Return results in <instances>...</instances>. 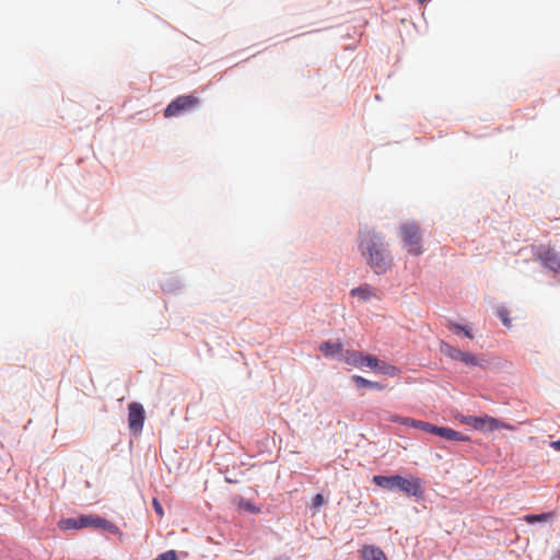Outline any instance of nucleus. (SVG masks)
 Masks as SVG:
<instances>
[{
	"label": "nucleus",
	"mask_w": 560,
	"mask_h": 560,
	"mask_svg": "<svg viewBox=\"0 0 560 560\" xmlns=\"http://www.w3.org/2000/svg\"><path fill=\"white\" fill-rule=\"evenodd\" d=\"M152 505H153V509L155 511V513L160 516V517H163L164 516V512H163V508L161 505V503L159 502L158 499H153L152 501Z\"/></svg>",
	"instance_id": "nucleus-25"
},
{
	"label": "nucleus",
	"mask_w": 560,
	"mask_h": 560,
	"mask_svg": "<svg viewBox=\"0 0 560 560\" xmlns=\"http://www.w3.org/2000/svg\"><path fill=\"white\" fill-rule=\"evenodd\" d=\"M352 381L354 382V384L358 387L371 388V389H377V390L385 389V386L383 384H381L378 382H373V381L366 380L360 375H353Z\"/></svg>",
	"instance_id": "nucleus-14"
},
{
	"label": "nucleus",
	"mask_w": 560,
	"mask_h": 560,
	"mask_svg": "<svg viewBox=\"0 0 560 560\" xmlns=\"http://www.w3.org/2000/svg\"><path fill=\"white\" fill-rule=\"evenodd\" d=\"M324 503V497L322 494H316L313 499V506L318 508Z\"/></svg>",
	"instance_id": "nucleus-27"
},
{
	"label": "nucleus",
	"mask_w": 560,
	"mask_h": 560,
	"mask_svg": "<svg viewBox=\"0 0 560 560\" xmlns=\"http://www.w3.org/2000/svg\"><path fill=\"white\" fill-rule=\"evenodd\" d=\"M145 415L143 406L139 402H131L128 406V425L133 433H140L143 428Z\"/></svg>",
	"instance_id": "nucleus-8"
},
{
	"label": "nucleus",
	"mask_w": 560,
	"mask_h": 560,
	"mask_svg": "<svg viewBox=\"0 0 560 560\" xmlns=\"http://www.w3.org/2000/svg\"><path fill=\"white\" fill-rule=\"evenodd\" d=\"M378 362H380V360L376 357H374L372 354L362 353V360H361L360 368L368 366L370 369L377 370Z\"/></svg>",
	"instance_id": "nucleus-20"
},
{
	"label": "nucleus",
	"mask_w": 560,
	"mask_h": 560,
	"mask_svg": "<svg viewBox=\"0 0 560 560\" xmlns=\"http://www.w3.org/2000/svg\"><path fill=\"white\" fill-rule=\"evenodd\" d=\"M319 351L325 357L340 355L343 351L342 342L324 341L319 345Z\"/></svg>",
	"instance_id": "nucleus-11"
},
{
	"label": "nucleus",
	"mask_w": 560,
	"mask_h": 560,
	"mask_svg": "<svg viewBox=\"0 0 560 560\" xmlns=\"http://www.w3.org/2000/svg\"><path fill=\"white\" fill-rule=\"evenodd\" d=\"M498 316L502 320L503 325L506 327L511 326V319L509 318V312L506 308L501 307L498 310Z\"/></svg>",
	"instance_id": "nucleus-21"
},
{
	"label": "nucleus",
	"mask_w": 560,
	"mask_h": 560,
	"mask_svg": "<svg viewBox=\"0 0 560 560\" xmlns=\"http://www.w3.org/2000/svg\"><path fill=\"white\" fill-rule=\"evenodd\" d=\"M440 350L444 355L455 361H459L465 353V351H462L446 342L441 343Z\"/></svg>",
	"instance_id": "nucleus-15"
},
{
	"label": "nucleus",
	"mask_w": 560,
	"mask_h": 560,
	"mask_svg": "<svg viewBox=\"0 0 560 560\" xmlns=\"http://www.w3.org/2000/svg\"><path fill=\"white\" fill-rule=\"evenodd\" d=\"M399 235L410 255L419 256L423 253L421 230L417 223L406 222L401 224Z\"/></svg>",
	"instance_id": "nucleus-4"
},
{
	"label": "nucleus",
	"mask_w": 560,
	"mask_h": 560,
	"mask_svg": "<svg viewBox=\"0 0 560 560\" xmlns=\"http://www.w3.org/2000/svg\"><path fill=\"white\" fill-rule=\"evenodd\" d=\"M240 506L252 512V513H258L259 512V509H257L255 505H253L250 502L248 501H242L240 502Z\"/></svg>",
	"instance_id": "nucleus-24"
},
{
	"label": "nucleus",
	"mask_w": 560,
	"mask_h": 560,
	"mask_svg": "<svg viewBox=\"0 0 560 560\" xmlns=\"http://www.w3.org/2000/svg\"><path fill=\"white\" fill-rule=\"evenodd\" d=\"M536 259H538L545 268L560 273V255L552 247L544 245L537 247Z\"/></svg>",
	"instance_id": "nucleus-7"
},
{
	"label": "nucleus",
	"mask_w": 560,
	"mask_h": 560,
	"mask_svg": "<svg viewBox=\"0 0 560 560\" xmlns=\"http://www.w3.org/2000/svg\"><path fill=\"white\" fill-rule=\"evenodd\" d=\"M340 359L347 364L360 368L362 360V352L357 350H343L340 354Z\"/></svg>",
	"instance_id": "nucleus-12"
},
{
	"label": "nucleus",
	"mask_w": 560,
	"mask_h": 560,
	"mask_svg": "<svg viewBox=\"0 0 560 560\" xmlns=\"http://www.w3.org/2000/svg\"><path fill=\"white\" fill-rule=\"evenodd\" d=\"M410 427L423 430L432 434L436 433L438 429V425L421 420H413L412 422H410Z\"/></svg>",
	"instance_id": "nucleus-18"
},
{
	"label": "nucleus",
	"mask_w": 560,
	"mask_h": 560,
	"mask_svg": "<svg viewBox=\"0 0 560 560\" xmlns=\"http://www.w3.org/2000/svg\"><path fill=\"white\" fill-rule=\"evenodd\" d=\"M435 434L445 440H450V441H460V442L469 441V438L467 435H464L460 432L455 431L451 428H446V427H438Z\"/></svg>",
	"instance_id": "nucleus-10"
},
{
	"label": "nucleus",
	"mask_w": 560,
	"mask_h": 560,
	"mask_svg": "<svg viewBox=\"0 0 560 560\" xmlns=\"http://www.w3.org/2000/svg\"><path fill=\"white\" fill-rule=\"evenodd\" d=\"M359 248L366 264L376 275H384L393 267V257L384 237L372 231L364 230L359 233Z\"/></svg>",
	"instance_id": "nucleus-1"
},
{
	"label": "nucleus",
	"mask_w": 560,
	"mask_h": 560,
	"mask_svg": "<svg viewBox=\"0 0 560 560\" xmlns=\"http://www.w3.org/2000/svg\"><path fill=\"white\" fill-rule=\"evenodd\" d=\"M377 371L390 377L398 376L400 374V370L397 366L383 361L378 362Z\"/></svg>",
	"instance_id": "nucleus-16"
},
{
	"label": "nucleus",
	"mask_w": 560,
	"mask_h": 560,
	"mask_svg": "<svg viewBox=\"0 0 560 560\" xmlns=\"http://www.w3.org/2000/svg\"><path fill=\"white\" fill-rule=\"evenodd\" d=\"M154 560H177V556L174 550H168L164 553L159 555Z\"/></svg>",
	"instance_id": "nucleus-22"
},
{
	"label": "nucleus",
	"mask_w": 560,
	"mask_h": 560,
	"mask_svg": "<svg viewBox=\"0 0 560 560\" xmlns=\"http://www.w3.org/2000/svg\"><path fill=\"white\" fill-rule=\"evenodd\" d=\"M352 296H358L362 301H369L370 299L375 296V291L370 284H362L358 288H354L350 291Z\"/></svg>",
	"instance_id": "nucleus-13"
},
{
	"label": "nucleus",
	"mask_w": 560,
	"mask_h": 560,
	"mask_svg": "<svg viewBox=\"0 0 560 560\" xmlns=\"http://www.w3.org/2000/svg\"><path fill=\"white\" fill-rule=\"evenodd\" d=\"M459 362L469 366H483V360L479 359L470 352H465Z\"/></svg>",
	"instance_id": "nucleus-17"
},
{
	"label": "nucleus",
	"mask_w": 560,
	"mask_h": 560,
	"mask_svg": "<svg viewBox=\"0 0 560 560\" xmlns=\"http://www.w3.org/2000/svg\"><path fill=\"white\" fill-rule=\"evenodd\" d=\"M553 516L552 513H541V514H528L524 516V520L528 524H534L537 522H546Z\"/></svg>",
	"instance_id": "nucleus-19"
},
{
	"label": "nucleus",
	"mask_w": 560,
	"mask_h": 560,
	"mask_svg": "<svg viewBox=\"0 0 560 560\" xmlns=\"http://www.w3.org/2000/svg\"><path fill=\"white\" fill-rule=\"evenodd\" d=\"M462 422L467 424V425L472 427L476 430L485 431V432H490V431H494V430H498V429H510V427L508 424H505L503 422H500L499 420H497V419H494L492 417H489V416H483V417H474V416L463 417Z\"/></svg>",
	"instance_id": "nucleus-6"
},
{
	"label": "nucleus",
	"mask_w": 560,
	"mask_h": 560,
	"mask_svg": "<svg viewBox=\"0 0 560 560\" xmlns=\"http://www.w3.org/2000/svg\"><path fill=\"white\" fill-rule=\"evenodd\" d=\"M551 447H553L556 451L560 452V440L551 442Z\"/></svg>",
	"instance_id": "nucleus-28"
},
{
	"label": "nucleus",
	"mask_w": 560,
	"mask_h": 560,
	"mask_svg": "<svg viewBox=\"0 0 560 560\" xmlns=\"http://www.w3.org/2000/svg\"><path fill=\"white\" fill-rule=\"evenodd\" d=\"M59 528L61 529H80L84 527L103 528L109 532H114L116 526L109 521L93 514L81 515L75 518H65L59 522Z\"/></svg>",
	"instance_id": "nucleus-3"
},
{
	"label": "nucleus",
	"mask_w": 560,
	"mask_h": 560,
	"mask_svg": "<svg viewBox=\"0 0 560 560\" xmlns=\"http://www.w3.org/2000/svg\"><path fill=\"white\" fill-rule=\"evenodd\" d=\"M362 560H387L384 551L373 545H364L360 550Z\"/></svg>",
	"instance_id": "nucleus-9"
},
{
	"label": "nucleus",
	"mask_w": 560,
	"mask_h": 560,
	"mask_svg": "<svg viewBox=\"0 0 560 560\" xmlns=\"http://www.w3.org/2000/svg\"><path fill=\"white\" fill-rule=\"evenodd\" d=\"M389 420L393 421V422H399L401 424L410 427V422H412L415 419L399 417V416H392Z\"/></svg>",
	"instance_id": "nucleus-23"
},
{
	"label": "nucleus",
	"mask_w": 560,
	"mask_h": 560,
	"mask_svg": "<svg viewBox=\"0 0 560 560\" xmlns=\"http://www.w3.org/2000/svg\"><path fill=\"white\" fill-rule=\"evenodd\" d=\"M373 482L387 490H399L408 495L420 497L422 494L421 481L417 477L410 479L399 475L394 476H374Z\"/></svg>",
	"instance_id": "nucleus-2"
},
{
	"label": "nucleus",
	"mask_w": 560,
	"mask_h": 560,
	"mask_svg": "<svg viewBox=\"0 0 560 560\" xmlns=\"http://www.w3.org/2000/svg\"><path fill=\"white\" fill-rule=\"evenodd\" d=\"M199 104V98L196 95H180L171 102L164 110L166 118L180 116L196 108Z\"/></svg>",
	"instance_id": "nucleus-5"
},
{
	"label": "nucleus",
	"mask_w": 560,
	"mask_h": 560,
	"mask_svg": "<svg viewBox=\"0 0 560 560\" xmlns=\"http://www.w3.org/2000/svg\"><path fill=\"white\" fill-rule=\"evenodd\" d=\"M448 328H450L453 332H455V334H459V332H462L463 330H465V327H463V326H460V325H458V324H455V323H451V324L448 325Z\"/></svg>",
	"instance_id": "nucleus-26"
},
{
	"label": "nucleus",
	"mask_w": 560,
	"mask_h": 560,
	"mask_svg": "<svg viewBox=\"0 0 560 560\" xmlns=\"http://www.w3.org/2000/svg\"><path fill=\"white\" fill-rule=\"evenodd\" d=\"M462 332H464V335L470 339H472V335L470 332V330H468L467 328H465V330H463Z\"/></svg>",
	"instance_id": "nucleus-29"
}]
</instances>
